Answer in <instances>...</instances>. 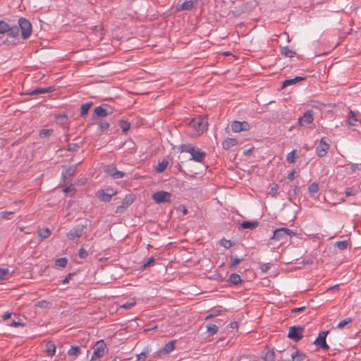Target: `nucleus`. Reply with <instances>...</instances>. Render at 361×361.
Segmentation results:
<instances>
[{"instance_id":"obj_1","label":"nucleus","mask_w":361,"mask_h":361,"mask_svg":"<svg viewBox=\"0 0 361 361\" xmlns=\"http://www.w3.org/2000/svg\"><path fill=\"white\" fill-rule=\"evenodd\" d=\"M207 119L204 117H195L188 124V133L191 136H198L207 129Z\"/></svg>"},{"instance_id":"obj_2","label":"nucleus","mask_w":361,"mask_h":361,"mask_svg":"<svg viewBox=\"0 0 361 361\" xmlns=\"http://www.w3.org/2000/svg\"><path fill=\"white\" fill-rule=\"evenodd\" d=\"M108 352L106 344L104 340H99L93 346V353L91 360H95L103 357Z\"/></svg>"},{"instance_id":"obj_3","label":"nucleus","mask_w":361,"mask_h":361,"mask_svg":"<svg viewBox=\"0 0 361 361\" xmlns=\"http://www.w3.org/2000/svg\"><path fill=\"white\" fill-rule=\"evenodd\" d=\"M294 235L295 233L293 231L287 228H280L279 229H276L274 231L271 239L276 241H280L285 240L287 236H293Z\"/></svg>"},{"instance_id":"obj_4","label":"nucleus","mask_w":361,"mask_h":361,"mask_svg":"<svg viewBox=\"0 0 361 361\" xmlns=\"http://www.w3.org/2000/svg\"><path fill=\"white\" fill-rule=\"evenodd\" d=\"M18 25L21 30V36L23 39H27L32 33L31 23L24 18L18 20Z\"/></svg>"},{"instance_id":"obj_5","label":"nucleus","mask_w":361,"mask_h":361,"mask_svg":"<svg viewBox=\"0 0 361 361\" xmlns=\"http://www.w3.org/2000/svg\"><path fill=\"white\" fill-rule=\"evenodd\" d=\"M135 195L133 194H128L122 200L121 204L118 206L116 209V213H123L126 209L134 202Z\"/></svg>"},{"instance_id":"obj_6","label":"nucleus","mask_w":361,"mask_h":361,"mask_svg":"<svg viewBox=\"0 0 361 361\" xmlns=\"http://www.w3.org/2000/svg\"><path fill=\"white\" fill-rule=\"evenodd\" d=\"M330 148V145L327 142L326 137H322L316 147L315 153L319 157H324Z\"/></svg>"},{"instance_id":"obj_7","label":"nucleus","mask_w":361,"mask_h":361,"mask_svg":"<svg viewBox=\"0 0 361 361\" xmlns=\"http://www.w3.org/2000/svg\"><path fill=\"white\" fill-rule=\"evenodd\" d=\"M117 192L112 188L99 190L97 192V197L102 202H109L111 197L116 195Z\"/></svg>"},{"instance_id":"obj_8","label":"nucleus","mask_w":361,"mask_h":361,"mask_svg":"<svg viewBox=\"0 0 361 361\" xmlns=\"http://www.w3.org/2000/svg\"><path fill=\"white\" fill-rule=\"evenodd\" d=\"M304 331V327L302 326H291L289 328L288 337L290 339L298 341L302 338V333Z\"/></svg>"},{"instance_id":"obj_9","label":"nucleus","mask_w":361,"mask_h":361,"mask_svg":"<svg viewBox=\"0 0 361 361\" xmlns=\"http://www.w3.org/2000/svg\"><path fill=\"white\" fill-rule=\"evenodd\" d=\"M153 200L157 203L169 202L171 199V193L166 191H158L152 195Z\"/></svg>"},{"instance_id":"obj_10","label":"nucleus","mask_w":361,"mask_h":361,"mask_svg":"<svg viewBox=\"0 0 361 361\" xmlns=\"http://www.w3.org/2000/svg\"><path fill=\"white\" fill-rule=\"evenodd\" d=\"M314 121V113L312 110H307L303 114V116L298 120L297 125L298 126H306L312 123Z\"/></svg>"},{"instance_id":"obj_11","label":"nucleus","mask_w":361,"mask_h":361,"mask_svg":"<svg viewBox=\"0 0 361 361\" xmlns=\"http://www.w3.org/2000/svg\"><path fill=\"white\" fill-rule=\"evenodd\" d=\"M328 334V331L320 332L317 339L314 341V344L324 350H328L329 346L326 342V337Z\"/></svg>"},{"instance_id":"obj_12","label":"nucleus","mask_w":361,"mask_h":361,"mask_svg":"<svg viewBox=\"0 0 361 361\" xmlns=\"http://www.w3.org/2000/svg\"><path fill=\"white\" fill-rule=\"evenodd\" d=\"M231 129L234 133L246 131L250 129V124L246 121H235L231 124Z\"/></svg>"},{"instance_id":"obj_13","label":"nucleus","mask_w":361,"mask_h":361,"mask_svg":"<svg viewBox=\"0 0 361 361\" xmlns=\"http://www.w3.org/2000/svg\"><path fill=\"white\" fill-rule=\"evenodd\" d=\"M84 232L83 226H78L71 229L68 233H66V236L69 240H73L76 238H80Z\"/></svg>"},{"instance_id":"obj_14","label":"nucleus","mask_w":361,"mask_h":361,"mask_svg":"<svg viewBox=\"0 0 361 361\" xmlns=\"http://www.w3.org/2000/svg\"><path fill=\"white\" fill-rule=\"evenodd\" d=\"M105 172L115 179L121 178L124 176V173L117 170L114 166H106Z\"/></svg>"},{"instance_id":"obj_15","label":"nucleus","mask_w":361,"mask_h":361,"mask_svg":"<svg viewBox=\"0 0 361 361\" xmlns=\"http://www.w3.org/2000/svg\"><path fill=\"white\" fill-rule=\"evenodd\" d=\"M192 158L191 159L197 161V162H202L206 154L204 152L202 151L200 148L196 147L194 152L191 154Z\"/></svg>"},{"instance_id":"obj_16","label":"nucleus","mask_w":361,"mask_h":361,"mask_svg":"<svg viewBox=\"0 0 361 361\" xmlns=\"http://www.w3.org/2000/svg\"><path fill=\"white\" fill-rule=\"evenodd\" d=\"M238 143V140L235 138H230L228 137L226 140H224L222 142V147L224 149H229L231 147H235Z\"/></svg>"},{"instance_id":"obj_17","label":"nucleus","mask_w":361,"mask_h":361,"mask_svg":"<svg viewBox=\"0 0 361 361\" xmlns=\"http://www.w3.org/2000/svg\"><path fill=\"white\" fill-rule=\"evenodd\" d=\"M292 361H304L306 359L305 354L300 352L298 350H294L290 355Z\"/></svg>"},{"instance_id":"obj_18","label":"nucleus","mask_w":361,"mask_h":361,"mask_svg":"<svg viewBox=\"0 0 361 361\" xmlns=\"http://www.w3.org/2000/svg\"><path fill=\"white\" fill-rule=\"evenodd\" d=\"M196 3V1H187L181 4L180 6H178L176 8L177 11H183V10H191L193 8L195 4Z\"/></svg>"},{"instance_id":"obj_19","label":"nucleus","mask_w":361,"mask_h":361,"mask_svg":"<svg viewBox=\"0 0 361 361\" xmlns=\"http://www.w3.org/2000/svg\"><path fill=\"white\" fill-rule=\"evenodd\" d=\"M305 79V77L302 76H296L292 79L286 80L282 85V88H284L287 86L295 85V83L302 81Z\"/></svg>"},{"instance_id":"obj_20","label":"nucleus","mask_w":361,"mask_h":361,"mask_svg":"<svg viewBox=\"0 0 361 361\" xmlns=\"http://www.w3.org/2000/svg\"><path fill=\"white\" fill-rule=\"evenodd\" d=\"M46 353L51 357L54 356L56 353V345L53 341H48L46 344Z\"/></svg>"},{"instance_id":"obj_21","label":"nucleus","mask_w":361,"mask_h":361,"mask_svg":"<svg viewBox=\"0 0 361 361\" xmlns=\"http://www.w3.org/2000/svg\"><path fill=\"white\" fill-rule=\"evenodd\" d=\"M169 162L167 160L164 159L161 161L159 162L157 166L155 167V170L158 173H162L166 169Z\"/></svg>"},{"instance_id":"obj_22","label":"nucleus","mask_w":361,"mask_h":361,"mask_svg":"<svg viewBox=\"0 0 361 361\" xmlns=\"http://www.w3.org/2000/svg\"><path fill=\"white\" fill-rule=\"evenodd\" d=\"M357 121V118L356 117L355 114L352 111L350 110L348 113V126H355Z\"/></svg>"},{"instance_id":"obj_23","label":"nucleus","mask_w":361,"mask_h":361,"mask_svg":"<svg viewBox=\"0 0 361 361\" xmlns=\"http://www.w3.org/2000/svg\"><path fill=\"white\" fill-rule=\"evenodd\" d=\"M258 226L257 221H243L241 224V227L243 229H254Z\"/></svg>"},{"instance_id":"obj_24","label":"nucleus","mask_w":361,"mask_h":361,"mask_svg":"<svg viewBox=\"0 0 361 361\" xmlns=\"http://www.w3.org/2000/svg\"><path fill=\"white\" fill-rule=\"evenodd\" d=\"M94 114L99 117H104L108 114L107 109L102 106L96 107L94 109Z\"/></svg>"},{"instance_id":"obj_25","label":"nucleus","mask_w":361,"mask_h":361,"mask_svg":"<svg viewBox=\"0 0 361 361\" xmlns=\"http://www.w3.org/2000/svg\"><path fill=\"white\" fill-rule=\"evenodd\" d=\"M175 348V341H172L166 343L163 349L164 354H168L173 351Z\"/></svg>"},{"instance_id":"obj_26","label":"nucleus","mask_w":361,"mask_h":361,"mask_svg":"<svg viewBox=\"0 0 361 361\" xmlns=\"http://www.w3.org/2000/svg\"><path fill=\"white\" fill-rule=\"evenodd\" d=\"M53 91V87H45V88H37L35 90H34L31 94H44V93H47V92H52Z\"/></svg>"},{"instance_id":"obj_27","label":"nucleus","mask_w":361,"mask_h":361,"mask_svg":"<svg viewBox=\"0 0 361 361\" xmlns=\"http://www.w3.org/2000/svg\"><path fill=\"white\" fill-rule=\"evenodd\" d=\"M228 281L234 285H236L241 282V278L238 274H232L228 278Z\"/></svg>"},{"instance_id":"obj_28","label":"nucleus","mask_w":361,"mask_h":361,"mask_svg":"<svg viewBox=\"0 0 361 361\" xmlns=\"http://www.w3.org/2000/svg\"><path fill=\"white\" fill-rule=\"evenodd\" d=\"M38 235L42 239L47 238L51 235V231L47 228H43L38 231Z\"/></svg>"},{"instance_id":"obj_29","label":"nucleus","mask_w":361,"mask_h":361,"mask_svg":"<svg viewBox=\"0 0 361 361\" xmlns=\"http://www.w3.org/2000/svg\"><path fill=\"white\" fill-rule=\"evenodd\" d=\"M9 30L6 33L11 37H16L19 35V30L16 26L10 27L8 28Z\"/></svg>"},{"instance_id":"obj_30","label":"nucleus","mask_w":361,"mask_h":361,"mask_svg":"<svg viewBox=\"0 0 361 361\" xmlns=\"http://www.w3.org/2000/svg\"><path fill=\"white\" fill-rule=\"evenodd\" d=\"M81 350L80 348L78 346H72L68 350V355L69 356H76L80 354Z\"/></svg>"},{"instance_id":"obj_31","label":"nucleus","mask_w":361,"mask_h":361,"mask_svg":"<svg viewBox=\"0 0 361 361\" xmlns=\"http://www.w3.org/2000/svg\"><path fill=\"white\" fill-rule=\"evenodd\" d=\"M196 147L191 145H181V151L190 153V154L194 152Z\"/></svg>"},{"instance_id":"obj_32","label":"nucleus","mask_w":361,"mask_h":361,"mask_svg":"<svg viewBox=\"0 0 361 361\" xmlns=\"http://www.w3.org/2000/svg\"><path fill=\"white\" fill-rule=\"evenodd\" d=\"M281 53L288 57H293L294 52L290 50L288 47H283L281 49Z\"/></svg>"},{"instance_id":"obj_33","label":"nucleus","mask_w":361,"mask_h":361,"mask_svg":"<svg viewBox=\"0 0 361 361\" xmlns=\"http://www.w3.org/2000/svg\"><path fill=\"white\" fill-rule=\"evenodd\" d=\"M92 106V103H85V104H83L82 106H81V109H80V114L82 116H85L87 114V112L89 111L90 107Z\"/></svg>"},{"instance_id":"obj_34","label":"nucleus","mask_w":361,"mask_h":361,"mask_svg":"<svg viewBox=\"0 0 361 361\" xmlns=\"http://www.w3.org/2000/svg\"><path fill=\"white\" fill-rule=\"evenodd\" d=\"M352 322V319L350 317H347L345 319H344L343 320L341 321L338 324H337V328L339 329H343L347 324H348L349 323H350Z\"/></svg>"},{"instance_id":"obj_35","label":"nucleus","mask_w":361,"mask_h":361,"mask_svg":"<svg viewBox=\"0 0 361 361\" xmlns=\"http://www.w3.org/2000/svg\"><path fill=\"white\" fill-rule=\"evenodd\" d=\"M68 260L66 257L59 258L55 261L56 266L60 267H65L67 265Z\"/></svg>"},{"instance_id":"obj_36","label":"nucleus","mask_w":361,"mask_h":361,"mask_svg":"<svg viewBox=\"0 0 361 361\" xmlns=\"http://www.w3.org/2000/svg\"><path fill=\"white\" fill-rule=\"evenodd\" d=\"M207 331L210 334L214 335L217 333V331L219 330V326H216V324H209L207 326Z\"/></svg>"},{"instance_id":"obj_37","label":"nucleus","mask_w":361,"mask_h":361,"mask_svg":"<svg viewBox=\"0 0 361 361\" xmlns=\"http://www.w3.org/2000/svg\"><path fill=\"white\" fill-rule=\"evenodd\" d=\"M295 153H296V151L295 150H293V151H291L290 152H289L287 154L286 159H287V161L288 163L293 164V163L295 162Z\"/></svg>"},{"instance_id":"obj_38","label":"nucleus","mask_w":361,"mask_h":361,"mask_svg":"<svg viewBox=\"0 0 361 361\" xmlns=\"http://www.w3.org/2000/svg\"><path fill=\"white\" fill-rule=\"evenodd\" d=\"M318 190H319V185L316 183H312L308 187V191L312 195L315 194L316 192H317Z\"/></svg>"},{"instance_id":"obj_39","label":"nucleus","mask_w":361,"mask_h":361,"mask_svg":"<svg viewBox=\"0 0 361 361\" xmlns=\"http://www.w3.org/2000/svg\"><path fill=\"white\" fill-rule=\"evenodd\" d=\"M335 245L339 250H343L347 248L348 242L347 240L338 241Z\"/></svg>"},{"instance_id":"obj_40","label":"nucleus","mask_w":361,"mask_h":361,"mask_svg":"<svg viewBox=\"0 0 361 361\" xmlns=\"http://www.w3.org/2000/svg\"><path fill=\"white\" fill-rule=\"evenodd\" d=\"M52 133H53L52 129H44L40 131L39 136L42 138L50 136L52 134Z\"/></svg>"},{"instance_id":"obj_41","label":"nucleus","mask_w":361,"mask_h":361,"mask_svg":"<svg viewBox=\"0 0 361 361\" xmlns=\"http://www.w3.org/2000/svg\"><path fill=\"white\" fill-rule=\"evenodd\" d=\"M220 245L228 249L233 245V243L231 240L224 238L221 240Z\"/></svg>"},{"instance_id":"obj_42","label":"nucleus","mask_w":361,"mask_h":361,"mask_svg":"<svg viewBox=\"0 0 361 361\" xmlns=\"http://www.w3.org/2000/svg\"><path fill=\"white\" fill-rule=\"evenodd\" d=\"M120 128L123 133H126L130 128V124L124 121L120 122Z\"/></svg>"},{"instance_id":"obj_43","label":"nucleus","mask_w":361,"mask_h":361,"mask_svg":"<svg viewBox=\"0 0 361 361\" xmlns=\"http://www.w3.org/2000/svg\"><path fill=\"white\" fill-rule=\"evenodd\" d=\"M274 353L273 351L269 350L264 355V361H273Z\"/></svg>"},{"instance_id":"obj_44","label":"nucleus","mask_w":361,"mask_h":361,"mask_svg":"<svg viewBox=\"0 0 361 361\" xmlns=\"http://www.w3.org/2000/svg\"><path fill=\"white\" fill-rule=\"evenodd\" d=\"M49 302L46 300H40L35 303V306L40 308H47Z\"/></svg>"},{"instance_id":"obj_45","label":"nucleus","mask_w":361,"mask_h":361,"mask_svg":"<svg viewBox=\"0 0 361 361\" xmlns=\"http://www.w3.org/2000/svg\"><path fill=\"white\" fill-rule=\"evenodd\" d=\"M241 259H238V258H235V257H231V262L229 265V267L230 268H233L235 267L237 264H238L240 262H241Z\"/></svg>"},{"instance_id":"obj_46","label":"nucleus","mask_w":361,"mask_h":361,"mask_svg":"<svg viewBox=\"0 0 361 361\" xmlns=\"http://www.w3.org/2000/svg\"><path fill=\"white\" fill-rule=\"evenodd\" d=\"M345 193L346 196L355 195L356 194V190L353 188H347L345 190Z\"/></svg>"},{"instance_id":"obj_47","label":"nucleus","mask_w":361,"mask_h":361,"mask_svg":"<svg viewBox=\"0 0 361 361\" xmlns=\"http://www.w3.org/2000/svg\"><path fill=\"white\" fill-rule=\"evenodd\" d=\"M78 255L80 258L85 259L87 257V252L84 248H80L78 252Z\"/></svg>"},{"instance_id":"obj_48","label":"nucleus","mask_w":361,"mask_h":361,"mask_svg":"<svg viewBox=\"0 0 361 361\" xmlns=\"http://www.w3.org/2000/svg\"><path fill=\"white\" fill-rule=\"evenodd\" d=\"M109 127V124L107 122L99 124V128L101 132L106 130Z\"/></svg>"},{"instance_id":"obj_49","label":"nucleus","mask_w":361,"mask_h":361,"mask_svg":"<svg viewBox=\"0 0 361 361\" xmlns=\"http://www.w3.org/2000/svg\"><path fill=\"white\" fill-rule=\"evenodd\" d=\"M135 305V302L133 300L130 302H126L121 305V307L124 309H130L132 307H133Z\"/></svg>"},{"instance_id":"obj_50","label":"nucleus","mask_w":361,"mask_h":361,"mask_svg":"<svg viewBox=\"0 0 361 361\" xmlns=\"http://www.w3.org/2000/svg\"><path fill=\"white\" fill-rule=\"evenodd\" d=\"M57 121H60L61 123H64L67 121V116L65 114L59 115L56 116Z\"/></svg>"},{"instance_id":"obj_51","label":"nucleus","mask_w":361,"mask_h":361,"mask_svg":"<svg viewBox=\"0 0 361 361\" xmlns=\"http://www.w3.org/2000/svg\"><path fill=\"white\" fill-rule=\"evenodd\" d=\"M14 212H2L0 213V219L8 217V215L13 214Z\"/></svg>"},{"instance_id":"obj_52","label":"nucleus","mask_w":361,"mask_h":361,"mask_svg":"<svg viewBox=\"0 0 361 361\" xmlns=\"http://www.w3.org/2000/svg\"><path fill=\"white\" fill-rule=\"evenodd\" d=\"M8 269H0V279H4V276L8 274Z\"/></svg>"},{"instance_id":"obj_53","label":"nucleus","mask_w":361,"mask_h":361,"mask_svg":"<svg viewBox=\"0 0 361 361\" xmlns=\"http://www.w3.org/2000/svg\"><path fill=\"white\" fill-rule=\"evenodd\" d=\"M148 352H142L140 353V354H138L137 356V359H146L148 356Z\"/></svg>"},{"instance_id":"obj_54","label":"nucleus","mask_w":361,"mask_h":361,"mask_svg":"<svg viewBox=\"0 0 361 361\" xmlns=\"http://www.w3.org/2000/svg\"><path fill=\"white\" fill-rule=\"evenodd\" d=\"M305 307H296V308H294L291 310L292 312H294V313H297V312H302L303 310H305Z\"/></svg>"},{"instance_id":"obj_55","label":"nucleus","mask_w":361,"mask_h":361,"mask_svg":"<svg viewBox=\"0 0 361 361\" xmlns=\"http://www.w3.org/2000/svg\"><path fill=\"white\" fill-rule=\"evenodd\" d=\"M295 171H292L288 175V179L290 181L293 180L295 178Z\"/></svg>"},{"instance_id":"obj_56","label":"nucleus","mask_w":361,"mask_h":361,"mask_svg":"<svg viewBox=\"0 0 361 361\" xmlns=\"http://www.w3.org/2000/svg\"><path fill=\"white\" fill-rule=\"evenodd\" d=\"M269 268H270V266L268 264H265L261 267V270L263 272H266L269 269Z\"/></svg>"},{"instance_id":"obj_57","label":"nucleus","mask_w":361,"mask_h":361,"mask_svg":"<svg viewBox=\"0 0 361 361\" xmlns=\"http://www.w3.org/2000/svg\"><path fill=\"white\" fill-rule=\"evenodd\" d=\"M73 274H69L62 281L63 283H67L70 281V280L71 279V277H72Z\"/></svg>"},{"instance_id":"obj_58","label":"nucleus","mask_w":361,"mask_h":361,"mask_svg":"<svg viewBox=\"0 0 361 361\" xmlns=\"http://www.w3.org/2000/svg\"><path fill=\"white\" fill-rule=\"evenodd\" d=\"M11 326H23V324L19 322H12V323L10 324Z\"/></svg>"},{"instance_id":"obj_59","label":"nucleus","mask_w":361,"mask_h":361,"mask_svg":"<svg viewBox=\"0 0 361 361\" xmlns=\"http://www.w3.org/2000/svg\"><path fill=\"white\" fill-rule=\"evenodd\" d=\"M154 262V258H150V259L147 261V262H146V263L144 264V267H145V268H146V267H149V266L150 265V264H151L152 262Z\"/></svg>"},{"instance_id":"obj_60","label":"nucleus","mask_w":361,"mask_h":361,"mask_svg":"<svg viewBox=\"0 0 361 361\" xmlns=\"http://www.w3.org/2000/svg\"><path fill=\"white\" fill-rule=\"evenodd\" d=\"M11 317V314L10 313H7V314H5L2 316V318L4 319V320H6L8 319V318H10Z\"/></svg>"},{"instance_id":"obj_61","label":"nucleus","mask_w":361,"mask_h":361,"mask_svg":"<svg viewBox=\"0 0 361 361\" xmlns=\"http://www.w3.org/2000/svg\"><path fill=\"white\" fill-rule=\"evenodd\" d=\"M181 211H182L183 214L185 215L188 214V209L185 206L182 207Z\"/></svg>"},{"instance_id":"obj_62","label":"nucleus","mask_w":361,"mask_h":361,"mask_svg":"<svg viewBox=\"0 0 361 361\" xmlns=\"http://www.w3.org/2000/svg\"><path fill=\"white\" fill-rule=\"evenodd\" d=\"M215 315H216V314H210L209 315H207L206 317H205V319H211L212 317H214Z\"/></svg>"},{"instance_id":"obj_63","label":"nucleus","mask_w":361,"mask_h":361,"mask_svg":"<svg viewBox=\"0 0 361 361\" xmlns=\"http://www.w3.org/2000/svg\"><path fill=\"white\" fill-rule=\"evenodd\" d=\"M71 190V188H68V187H66L63 189V191L65 192V193H68L69 191Z\"/></svg>"},{"instance_id":"obj_64","label":"nucleus","mask_w":361,"mask_h":361,"mask_svg":"<svg viewBox=\"0 0 361 361\" xmlns=\"http://www.w3.org/2000/svg\"><path fill=\"white\" fill-rule=\"evenodd\" d=\"M252 151V149H250L247 150V151L245 152V154H246V155H249V154H251Z\"/></svg>"}]
</instances>
